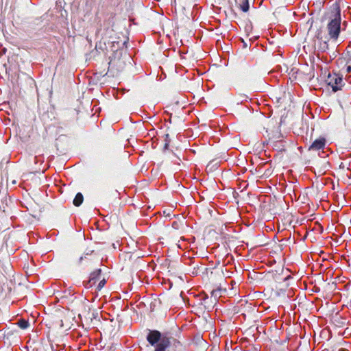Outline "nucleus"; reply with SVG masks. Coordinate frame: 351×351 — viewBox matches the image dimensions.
I'll use <instances>...</instances> for the list:
<instances>
[{"label":"nucleus","instance_id":"f257e3e1","mask_svg":"<svg viewBox=\"0 0 351 351\" xmlns=\"http://www.w3.org/2000/svg\"><path fill=\"white\" fill-rule=\"evenodd\" d=\"M341 18L337 14L335 18L328 24V34L331 38L337 39L340 32Z\"/></svg>","mask_w":351,"mask_h":351},{"label":"nucleus","instance_id":"f03ea898","mask_svg":"<svg viewBox=\"0 0 351 351\" xmlns=\"http://www.w3.org/2000/svg\"><path fill=\"white\" fill-rule=\"evenodd\" d=\"M327 83L335 92L340 90L343 85L342 77L337 73L329 74Z\"/></svg>","mask_w":351,"mask_h":351},{"label":"nucleus","instance_id":"7ed1b4c3","mask_svg":"<svg viewBox=\"0 0 351 351\" xmlns=\"http://www.w3.org/2000/svg\"><path fill=\"white\" fill-rule=\"evenodd\" d=\"M101 277V269H97L90 275L89 280L84 282V285L86 289L91 288L99 280Z\"/></svg>","mask_w":351,"mask_h":351},{"label":"nucleus","instance_id":"20e7f679","mask_svg":"<svg viewBox=\"0 0 351 351\" xmlns=\"http://www.w3.org/2000/svg\"><path fill=\"white\" fill-rule=\"evenodd\" d=\"M167 337L166 336H162L161 333L158 330H152L149 332L147 340L152 345H156L164 338Z\"/></svg>","mask_w":351,"mask_h":351},{"label":"nucleus","instance_id":"39448f33","mask_svg":"<svg viewBox=\"0 0 351 351\" xmlns=\"http://www.w3.org/2000/svg\"><path fill=\"white\" fill-rule=\"evenodd\" d=\"M170 346V339L169 337H164L160 342L155 346L154 351H168Z\"/></svg>","mask_w":351,"mask_h":351},{"label":"nucleus","instance_id":"423d86ee","mask_svg":"<svg viewBox=\"0 0 351 351\" xmlns=\"http://www.w3.org/2000/svg\"><path fill=\"white\" fill-rule=\"evenodd\" d=\"M326 145V140L324 138L316 139L309 147V150L318 151L324 149Z\"/></svg>","mask_w":351,"mask_h":351},{"label":"nucleus","instance_id":"0eeeda50","mask_svg":"<svg viewBox=\"0 0 351 351\" xmlns=\"http://www.w3.org/2000/svg\"><path fill=\"white\" fill-rule=\"evenodd\" d=\"M83 200H84V197H83L82 194L81 193H78L75 195L73 202L75 206H79L82 204Z\"/></svg>","mask_w":351,"mask_h":351},{"label":"nucleus","instance_id":"6e6552de","mask_svg":"<svg viewBox=\"0 0 351 351\" xmlns=\"http://www.w3.org/2000/svg\"><path fill=\"white\" fill-rule=\"evenodd\" d=\"M18 325L21 329H26L29 327V324L28 321L21 319L18 322Z\"/></svg>","mask_w":351,"mask_h":351},{"label":"nucleus","instance_id":"1a4fd4ad","mask_svg":"<svg viewBox=\"0 0 351 351\" xmlns=\"http://www.w3.org/2000/svg\"><path fill=\"white\" fill-rule=\"evenodd\" d=\"M249 3H248V0H244L243 3L241 5V9L246 12L248 11L249 10Z\"/></svg>","mask_w":351,"mask_h":351},{"label":"nucleus","instance_id":"9d476101","mask_svg":"<svg viewBox=\"0 0 351 351\" xmlns=\"http://www.w3.org/2000/svg\"><path fill=\"white\" fill-rule=\"evenodd\" d=\"M99 283H98V285H97V289H96L97 291L101 290V289L104 287V286L105 285V284H106V280H105V279H104V278H103L102 280H100V279H99Z\"/></svg>","mask_w":351,"mask_h":351},{"label":"nucleus","instance_id":"9b49d317","mask_svg":"<svg viewBox=\"0 0 351 351\" xmlns=\"http://www.w3.org/2000/svg\"><path fill=\"white\" fill-rule=\"evenodd\" d=\"M346 71L347 73H349L351 72V66L350 65H347L346 67Z\"/></svg>","mask_w":351,"mask_h":351}]
</instances>
